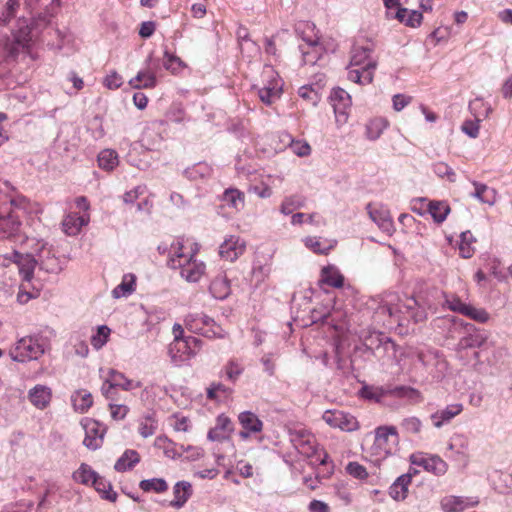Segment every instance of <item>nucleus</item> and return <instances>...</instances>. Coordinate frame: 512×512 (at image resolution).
<instances>
[{"label":"nucleus","instance_id":"obj_1","mask_svg":"<svg viewBox=\"0 0 512 512\" xmlns=\"http://www.w3.org/2000/svg\"><path fill=\"white\" fill-rule=\"evenodd\" d=\"M197 248L186 247L182 241L172 243L169 254V265L179 269L180 275L187 282H198L205 274L206 265L196 258Z\"/></svg>","mask_w":512,"mask_h":512},{"label":"nucleus","instance_id":"obj_2","mask_svg":"<svg viewBox=\"0 0 512 512\" xmlns=\"http://www.w3.org/2000/svg\"><path fill=\"white\" fill-rule=\"evenodd\" d=\"M372 51L371 45H356L353 47L347 73L350 81L359 84H369L372 82L377 65L376 61L370 57Z\"/></svg>","mask_w":512,"mask_h":512},{"label":"nucleus","instance_id":"obj_3","mask_svg":"<svg viewBox=\"0 0 512 512\" xmlns=\"http://www.w3.org/2000/svg\"><path fill=\"white\" fill-rule=\"evenodd\" d=\"M399 435L395 426H379L375 429V439L371 454L375 462L384 460L398 451Z\"/></svg>","mask_w":512,"mask_h":512},{"label":"nucleus","instance_id":"obj_4","mask_svg":"<svg viewBox=\"0 0 512 512\" xmlns=\"http://www.w3.org/2000/svg\"><path fill=\"white\" fill-rule=\"evenodd\" d=\"M262 86L254 85L260 101L270 106L275 103L282 93V81L271 66H265L262 72Z\"/></svg>","mask_w":512,"mask_h":512},{"label":"nucleus","instance_id":"obj_5","mask_svg":"<svg viewBox=\"0 0 512 512\" xmlns=\"http://www.w3.org/2000/svg\"><path fill=\"white\" fill-rule=\"evenodd\" d=\"M202 347V341L193 336L183 340L172 341L169 345V355L174 364L179 365L193 358Z\"/></svg>","mask_w":512,"mask_h":512},{"label":"nucleus","instance_id":"obj_6","mask_svg":"<svg viewBox=\"0 0 512 512\" xmlns=\"http://www.w3.org/2000/svg\"><path fill=\"white\" fill-rule=\"evenodd\" d=\"M292 442L301 454L309 458H315V460H312V463L318 462L322 465L326 463L327 454L318 450L315 445V439L311 434L299 431L293 435Z\"/></svg>","mask_w":512,"mask_h":512},{"label":"nucleus","instance_id":"obj_7","mask_svg":"<svg viewBox=\"0 0 512 512\" xmlns=\"http://www.w3.org/2000/svg\"><path fill=\"white\" fill-rule=\"evenodd\" d=\"M233 430L234 428L231 419L224 414H220L216 418L215 426L208 431L207 439L211 442L227 444L231 450H233L234 445L231 441V434Z\"/></svg>","mask_w":512,"mask_h":512},{"label":"nucleus","instance_id":"obj_8","mask_svg":"<svg viewBox=\"0 0 512 512\" xmlns=\"http://www.w3.org/2000/svg\"><path fill=\"white\" fill-rule=\"evenodd\" d=\"M322 419L329 426L342 431L352 432L359 428V423L353 415L340 410L325 411Z\"/></svg>","mask_w":512,"mask_h":512},{"label":"nucleus","instance_id":"obj_9","mask_svg":"<svg viewBox=\"0 0 512 512\" xmlns=\"http://www.w3.org/2000/svg\"><path fill=\"white\" fill-rule=\"evenodd\" d=\"M410 462L437 476L444 475L448 470V464L438 455H427L422 452L413 453L410 456Z\"/></svg>","mask_w":512,"mask_h":512},{"label":"nucleus","instance_id":"obj_10","mask_svg":"<svg viewBox=\"0 0 512 512\" xmlns=\"http://www.w3.org/2000/svg\"><path fill=\"white\" fill-rule=\"evenodd\" d=\"M330 102L334 109L336 123L344 125L348 120V110L351 106V96L342 88L333 89Z\"/></svg>","mask_w":512,"mask_h":512},{"label":"nucleus","instance_id":"obj_11","mask_svg":"<svg viewBox=\"0 0 512 512\" xmlns=\"http://www.w3.org/2000/svg\"><path fill=\"white\" fill-rule=\"evenodd\" d=\"M39 266L40 270L48 273H58L61 271V265L59 259L51 247L43 244L37 253H34V267Z\"/></svg>","mask_w":512,"mask_h":512},{"label":"nucleus","instance_id":"obj_12","mask_svg":"<svg viewBox=\"0 0 512 512\" xmlns=\"http://www.w3.org/2000/svg\"><path fill=\"white\" fill-rule=\"evenodd\" d=\"M246 249V242L239 236L230 235L219 246V255L222 259L233 262L238 259Z\"/></svg>","mask_w":512,"mask_h":512},{"label":"nucleus","instance_id":"obj_13","mask_svg":"<svg viewBox=\"0 0 512 512\" xmlns=\"http://www.w3.org/2000/svg\"><path fill=\"white\" fill-rule=\"evenodd\" d=\"M81 424L85 430L83 444L91 450L98 449L104 437V429H101L100 423L93 419L86 418L82 420Z\"/></svg>","mask_w":512,"mask_h":512},{"label":"nucleus","instance_id":"obj_14","mask_svg":"<svg viewBox=\"0 0 512 512\" xmlns=\"http://www.w3.org/2000/svg\"><path fill=\"white\" fill-rule=\"evenodd\" d=\"M367 212L371 220L384 232L392 234L394 231V225L390 212L387 208L378 204H368Z\"/></svg>","mask_w":512,"mask_h":512},{"label":"nucleus","instance_id":"obj_15","mask_svg":"<svg viewBox=\"0 0 512 512\" xmlns=\"http://www.w3.org/2000/svg\"><path fill=\"white\" fill-rule=\"evenodd\" d=\"M441 508L444 512H463L479 504L478 497H465L448 495L441 499Z\"/></svg>","mask_w":512,"mask_h":512},{"label":"nucleus","instance_id":"obj_16","mask_svg":"<svg viewBox=\"0 0 512 512\" xmlns=\"http://www.w3.org/2000/svg\"><path fill=\"white\" fill-rule=\"evenodd\" d=\"M238 421L242 426L239 437L243 440L248 439L251 434L260 433L263 430V422L251 411H243L238 415Z\"/></svg>","mask_w":512,"mask_h":512},{"label":"nucleus","instance_id":"obj_17","mask_svg":"<svg viewBox=\"0 0 512 512\" xmlns=\"http://www.w3.org/2000/svg\"><path fill=\"white\" fill-rule=\"evenodd\" d=\"M20 227L18 215L8 208L0 209V239L9 238L17 233Z\"/></svg>","mask_w":512,"mask_h":512},{"label":"nucleus","instance_id":"obj_18","mask_svg":"<svg viewBox=\"0 0 512 512\" xmlns=\"http://www.w3.org/2000/svg\"><path fill=\"white\" fill-rule=\"evenodd\" d=\"M89 221V213L82 215L74 212L68 213L62 220L63 232L68 236H76L80 233L82 227L88 225Z\"/></svg>","mask_w":512,"mask_h":512},{"label":"nucleus","instance_id":"obj_19","mask_svg":"<svg viewBox=\"0 0 512 512\" xmlns=\"http://www.w3.org/2000/svg\"><path fill=\"white\" fill-rule=\"evenodd\" d=\"M468 334L459 340V349L479 348L488 339V334L485 331L476 329L472 324H466Z\"/></svg>","mask_w":512,"mask_h":512},{"label":"nucleus","instance_id":"obj_20","mask_svg":"<svg viewBox=\"0 0 512 512\" xmlns=\"http://www.w3.org/2000/svg\"><path fill=\"white\" fill-rule=\"evenodd\" d=\"M54 335V331L49 327H42L37 331L34 335V360L50 350Z\"/></svg>","mask_w":512,"mask_h":512},{"label":"nucleus","instance_id":"obj_21","mask_svg":"<svg viewBox=\"0 0 512 512\" xmlns=\"http://www.w3.org/2000/svg\"><path fill=\"white\" fill-rule=\"evenodd\" d=\"M463 411L461 403H454L436 411L431 415V420L436 428H441L445 423L450 422L454 417Z\"/></svg>","mask_w":512,"mask_h":512},{"label":"nucleus","instance_id":"obj_22","mask_svg":"<svg viewBox=\"0 0 512 512\" xmlns=\"http://www.w3.org/2000/svg\"><path fill=\"white\" fill-rule=\"evenodd\" d=\"M304 45H300V50L305 64H315L321 57L323 48L318 42V38H303Z\"/></svg>","mask_w":512,"mask_h":512},{"label":"nucleus","instance_id":"obj_23","mask_svg":"<svg viewBox=\"0 0 512 512\" xmlns=\"http://www.w3.org/2000/svg\"><path fill=\"white\" fill-rule=\"evenodd\" d=\"M32 336L21 338L15 346L10 350V356L14 361L27 362L32 356Z\"/></svg>","mask_w":512,"mask_h":512},{"label":"nucleus","instance_id":"obj_24","mask_svg":"<svg viewBox=\"0 0 512 512\" xmlns=\"http://www.w3.org/2000/svg\"><path fill=\"white\" fill-rule=\"evenodd\" d=\"M324 78V75H319V79L316 83L300 87L298 90L299 96L307 100L312 106H316L321 98V89L324 86L321 82L324 81Z\"/></svg>","mask_w":512,"mask_h":512},{"label":"nucleus","instance_id":"obj_25","mask_svg":"<svg viewBox=\"0 0 512 512\" xmlns=\"http://www.w3.org/2000/svg\"><path fill=\"white\" fill-rule=\"evenodd\" d=\"M129 86L133 89H151L157 84L156 75L150 69H144L137 73L128 82Z\"/></svg>","mask_w":512,"mask_h":512},{"label":"nucleus","instance_id":"obj_26","mask_svg":"<svg viewBox=\"0 0 512 512\" xmlns=\"http://www.w3.org/2000/svg\"><path fill=\"white\" fill-rule=\"evenodd\" d=\"M271 271V260L269 258L264 260L256 259L253 262L251 281L255 284V286L261 285L269 277Z\"/></svg>","mask_w":512,"mask_h":512},{"label":"nucleus","instance_id":"obj_27","mask_svg":"<svg viewBox=\"0 0 512 512\" xmlns=\"http://www.w3.org/2000/svg\"><path fill=\"white\" fill-rule=\"evenodd\" d=\"M108 374L109 377L106 382H109V388L119 387L125 391H130L141 387V382L128 379L123 373L114 369H110Z\"/></svg>","mask_w":512,"mask_h":512},{"label":"nucleus","instance_id":"obj_28","mask_svg":"<svg viewBox=\"0 0 512 512\" xmlns=\"http://www.w3.org/2000/svg\"><path fill=\"white\" fill-rule=\"evenodd\" d=\"M174 500L170 505L176 509L182 508L192 495V485L188 481H179L173 487Z\"/></svg>","mask_w":512,"mask_h":512},{"label":"nucleus","instance_id":"obj_29","mask_svg":"<svg viewBox=\"0 0 512 512\" xmlns=\"http://www.w3.org/2000/svg\"><path fill=\"white\" fill-rule=\"evenodd\" d=\"M411 483V473L399 476L389 488V495L397 501L407 497L408 486Z\"/></svg>","mask_w":512,"mask_h":512},{"label":"nucleus","instance_id":"obj_30","mask_svg":"<svg viewBox=\"0 0 512 512\" xmlns=\"http://www.w3.org/2000/svg\"><path fill=\"white\" fill-rule=\"evenodd\" d=\"M71 402L76 412L85 413L92 406L93 397L89 391L79 389L72 394Z\"/></svg>","mask_w":512,"mask_h":512},{"label":"nucleus","instance_id":"obj_31","mask_svg":"<svg viewBox=\"0 0 512 512\" xmlns=\"http://www.w3.org/2000/svg\"><path fill=\"white\" fill-rule=\"evenodd\" d=\"M136 276L132 273L125 274L122 281L112 290V296L115 299L130 296L135 291Z\"/></svg>","mask_w":512,"mask_h":512},{"label":"nucleus","instance_id":"obj_32","mask_svg":"<svg viewBox=\"0 0 512 512\" xmlns=\"http://www.w3.org/2000/svg\"><path fill=\"white\" fill-rule=\"evenodd\" d=\"M186 327L194 333H201L212 323V318L202 313H190L185 317Z\"/></svg>","mask_w":512,"mask_h":512},{"label":"nucleus","instance_id":"obj_33","mask_svg":"<svg viewBox=\"0 0 512 512\" xmlns=\"http://www.w3.org/2000/svg\"><path fill=\"white\" fill-rule=\"evenodd\" d=\"M427 211L436 223H442L450 213V206L446 201L433 200L427 204Z\"/></svg>","mask_w":512,"mask_h":512},{"label":"nucleus","instance_id":"obj_34","mask_svg":"<svg viewBox=\"0 0 512 512\" xmlns=\"http://www.w3.org/2000/svg\"><path fill=\"white\" fill-rule=\"evenodd\" d=\"M321 281L328 286L341 288L344 284V276L334 266H327L322 269Z\"/></svg>","mask_w":512,"mask_h":512},{"label":"nucleus","instance_id":"obj_35","mask_svg":"<svg viewBox=\"0 0 512 512\" xmlns=\"http://www.w3.org/2000/svg\"><path fill=\"white\" fill-rule=\"evenodd\" d=\"M473 186L475 191L471 194L472 197L488 205H493L496 202V192L494 189L476 181L473 182Z\"/></svg>","mask_w":512,"mask_h":512},{"label":"nucleus","instance_id":"obj_36","mask_svg":"<svg viewBox=\"0 0 512 512\" xmlns=\"http://www.w3.org/2000/svg\"><path fill=\"white\" fill-rule=\"evenodd\" d=\"M210 292L216 299H225L231 292L229 280L225 276L216 277L210 284Z\"/></svg>","mask_w":512,"mask_h":512},{"label":"nucleus","instance_id":"obj_37","mask_svg":"<svg viewBox=\"0 0 512 512\" xmlns=\"http://www.w3.org/2000/svg\"><path fill=\"white\" fill-rule=\"evenodd\" d=\"M396 18L405 25L415 28L421 24L423 16L419 11L400 8L396 13Z\"/></svg>","mask_w":512,"mask_h":512},{"label":"nucleus","instance_id":"obj_38","mask_svg":"<svg viewBox=\"0 0 512 512\" xmlns=\"http://www.w3.org/2000/svg\"><path fill=\"white\" fill-rule=\"evenodd\" d=\"M140 461V456L135 450H126L124 454L116 461L114 468L118 472H123L133 468Z\"/></svg>","mask_w":512,"mask_h":512},{"label":"nucleus","instance_id":"obj_39","mask_svg":"<svg viewBox=\"0 0 512 512\" xmlns=\"http://www.w3.org/2000/svg\"><path fill=\"white\" fill-rule=\"evenodd\" d=\"M222 201L227 206L239 211L244 207V194L238 189H227L223 194Z\"/></svg>","mask_w":512,"mask_h":512},{"label":"nucleus","instance_id":"obj_40","mask_svg":"<svg viewBox=\"0 0 512 512\" xmlns=\"http://www.w3.org/2000/svg\"><path fill=\"white\" fill-rule=\"evenodd\" d=\"M52 398V391L49 387L43 385L34 386V406L39 409L46 408Z\"/></svg>","mask_w":512,"mask_h":512},{"label":"nucleus","instance_id":"obj_41","mask_svg":"<svg viewBox=\"0 0 512 512\" xmlns=\"http://www.w3.org/2000/svg\"><path fill=\"white\" fill-rule=\"evenodd\" d=\"M476 241L473 234L467 230L460 235L459 253L462 258H471L474 254V247L472 244Z\"/></svg>","mask_w":512,"mask_h":512},{"label":"nucleus","instance_id":"obj_42","mask_svg":"<svg viewBox=\"0 0 512 512\" xmlns=\"http://www.w3.org/2000/svg\"><path fill=\"white\" fill-rule=\"evenodd\" d=\"M98 164L102 169L113 170L118 165L117 152L112 149H104L98 155Z\"/></svg>","mask_w":512,"mask_h":512},{"label":"nucleus","instance_id":"obj_43","mask_svg":"<svg viewBox=\"0 0 512 512\" xmlns=\"http://www.w3.org/2000/svg\"><path fill=\"white\" fill-rule=\"evenodd\" d=\"M97 476L98 474L87 464H82L79 469L73 473L74 480L85 485L95 482Z\"/></svg>","mask_w":512,"mask_h":512},{"label":"nucleus","instance_id":"obj_44","mask_svg":"<svg viewBox=\"0 0 512 512\" xmlns=\"http://www.w3.org/2000/svg\"><path fill=\"white\" fill-rule=\"evenodd\" d=\"M154 446L158 449L163 450L165 456H167L168 458L175 459L177 457H180V454L177 453L175 450L174 442L164 435L156 437L154 441Z\"/></svg>","mask_w":512,"mask_h":512},{"label":"nucleus","instance_id":"obj_45","mask_svg":"<svg viewBox=\"0 0 512 512\" xmlns=\"http://www.w3.org/2000/svg\"><path fill=\"white\" fill-rule=\"evenodd\" d=\"M139 486L145 492L154 491L157 493H161L168 489L166 481L162 478L142 480Z\"/></svg>","mask_w":512,"mask_h":512},{"label":"nucleus","instance_id":"obj_46","mask_svg":"<svg viewBox=\"0 0 512 512\" xmlns=\"http://www.w3.org/2000/svg\"><path fill=\"white\" fill-rule=\"evenodd\" d=\"M469 110L478 121H483L488 117L490 112V108L487 107L484 101L479 98H476L469 103Z\"/></svg>","mask_w":512,"mask_h":512},{"label":"nucleus","instance_id":"obj_47","mask_svg":"<svg viewBox=\"0 0 512 512\" xmlns=\"http://www.w3.org/2000/svg\"><path fill=\"white\" fill-rule=\"evenodd\" d=\"M94 488L102 494L103 498L109 501L116 500V492L112 490L110 483L106 482L103 478L97 476L95 482L92 483Z\"/></svg>","mask_w":512,"mask_h":512},{"label":"nucleus","instance_id":"obj_48","mask_svg":"<svg viewBox=\"0 0 512 512\" xmlns=\"http://www.w3.org/2000/svg\"><path fill=\"white\" fill-rule=\"evenodd\" d=\"M303 203V199L300 196H288L283 200L280 206V212L284 215L292 214L294 210L301 208Z\"/></svg>","mask_w":512,"mask_h":512},{"label":"nucleus","instance_id":"obj_49","mask_svg":"<svg viewBox=\"0 0 512 512\" xmlns=\"http://www.w3.org/2000/svg\"><path fill=\"white\" fill-rule=\"evenodd\" d=\"M110 328L106 325L99 326L96 334L91 337V344L96 349H101L108 341Z\"/></svg>","mask_w":512,"mask_h":512},{"label":"nucleus","instance_id":"obj_50","mask_svg":"<svg viewBox=\"0 0 512 512\" xmlns=\"http://www.w3.org/2000/svg\"><path fill=\"white\" fill-rule=\"evenodd\" d=\"M434 173L440 178H446L449 182L456 181L455 171L444 162H437L433 166Z\"/></svg>","mask_w":512,"mask_h":512},{"label":"nucleus","instance_id":"obj_51","mask_svg":"<svg viewBox=\"0 0 512 512\" xmlns=\"http://www.w3.org/2000/svg\"><path fill=\"white\" fill-rule=\"evenodd\" d=\"M387 127V121L384 119H375L367 126V136L371 140L377 139Z\"/></svg>","mask_w":512,"mask_h":512},{"label":"nucleus","instance_id":"obj_52","mask_svg":"<svg viewBox=\"0 0 512 512\" xmlns=\"http://www.w3.org/2000/svg\"><path fill=\"white\" fill-rule=\"evenodd\" d=\"M463 315L480 323H485L489 319V314L482 308H476L472 305L467 304Z\"/></svg>","mask_w":512,"mask_h":512},{"label":"nucleus","instance_id":"obj_53","mask_svg":"<svg viewBox=\"0 0 512 512\" xmlns=\"http://www.w3.org/2000/svg\"><path fill=\"white\" fill-rule=\"evenodd\" d=\"M157 429V423L151 416L145 417L139 424L138 431L144 438L152 436Z\"/></svg>","mask_w":512,"mask_h":512},{"label":"nucleus","instance_id":"obj_54","mask_svg":"<svg viewBox=\"0 0 512 512\" xmlns=\"http://www.w3.org/2000/svg\"><path fill=\"white\" fill-rule=\"evenodd\" d=\"M15 40L18 44L29 49L32 41V28L29 25L20 27L15 33Z\"/></svg>","mask_w":512,"mask_h":512},{"label":"nucleus","instance_id":"obj_55","mask_svg":"<svg viewBox=\"0 0 512 512\" xmlns=\"http://www.w3.org/2000/svg\"><path fill=\"white\" fill-rule=\"evenodd\" d=\"M401 428L410 434H418L421 431L422 423L417 417H408L401 422Z\"/></svg>","mask_w":512,"mask_h":512},{"label":"nucleus","instance_id":"obj_56","mask_svg":"<svg viewBox=\"0 0 512 512\" xmlns=\"http://www.w3.org/2000/svg\"><path fill=\"white\" fill-rule=\"evenodd\" d=\"M18 5V0H7L5 2V8L0 12V24L7 23L15 15Z\"/></svg>","mask_w":512,"mask_h":512},{"label":"nucleus","instance_id":"obj_57","mask_svg":"<svg viewBox=\"0 0 512 512\" xmlns=\"http://www.w3.org/2000/svg\"><path fill=\"white\" fill-rule=\"evenodd\" d=\"M480 122L476 118L473 120H465L462 124V131L471 138H477L479 135Z\"/></svg>","mask_w":512,"mask_h":512},{"label":"nucleus","instance_id":"obj_58","mask_svg":"<svg viewBox=\"0 0 512 512\" xmlns=\"http://www.w3.org/2000/svg\"><path fill=\"white\" fill-rule=\"evenodd\" d=\"M242 372L243 367L234 360L229 361L225 367L226 376L232 382H235Z\"/></svg>","mask_w":512,"mask_h":512},{"label":"nucleus","instance_id":"obj_59","mask_svg":"<svg viewBox=\"0 0 512 512\" xmlns=\"http://www.w3.org/2000/svg\"><path fill=\"white\" fill-rule=\"evenodd\" d=\"M103 84L108 89L115 90L122 86L123 79L122 76L119 75L116 71H112L105 77Z\"/></svg>","mask_w":512,"mask_h":512},{"label":"nucleus","instance_id":"obj_60","mask_svg":"<svg viewBox=\"0 0 512 512\" xmlns=\"http://www.w3.org/2000/svg\"><path fill=\"white\" fill-rule=\"evenodd\" d=\"M445 305L452 311L463 314L467 304L463 303L457 296H446Z\"/></svg>","mask_w":512,"mask_h":512},{"label":"nucleus","instance_id":"obj_61","mask_svg":"<svg viewBox=\"0 0 512 512\" xmlns=\"http://www.w3.org/2000/svg\"><path fill=\"white\" fill-rule=\"evenodd\" d=\"M346 470L351 476L357 479H365L368 476L366 468L357 462H350Z\"/></svg>","mask_w":512,"mask_h":512},{"label":"nucleus","instance_id":"obj_62","mask_svg":"<svg viewBox=\"0 0 512 512\" xmlns=\"http://www.w3.org/2000/svg\"><path fill=\"white\" fill-rule=\"evenodd\" d=\"M305 246L315 253L326 254L329 247H324L316 237H306L304 239Z\"/></svg>","mask_w":512,"mask_h":512},{"label":"nucleus","instance_id":"obj_63","mask_svg":"<svg viewBox=\"0 0 512 512\" xmlns=\"http://www.w3.org/2000/svg\"><path fill=\"white\" fill-rule=\"evenodd\" d=\"M172 426L177 432H188L191 427L190 420L185 416L173 415Z\"/></svg>","mask_w":512,"mask_h":512},{"label":"nucleus","instance_id":"obj_64","mask_svg":"<svg viewBox=\"0 0 512 512\" xmlns=\"http://www.w3.org/2000/svg\"><path fill=\"white\" fill-rule=\"evenodd\" d=\"M200 334L208 338H221L224 336V330L212 319V323L205 327Z\"/></svg>","mask_w":512,"mask_h":512}]
</instances>
